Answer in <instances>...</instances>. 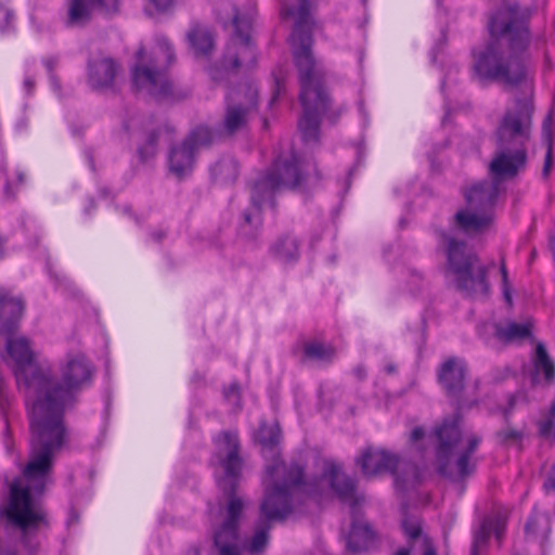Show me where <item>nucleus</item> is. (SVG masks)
I'll use <instances>...</instances> for the list:
<instances>
[{
	"mask_svg": "<svg viewBox=\"0 0 555 555\" xmlns=\"http://www.w3.org/2000/svg\"><path fill=\"white\" fill-rule=\"evenodd\" d=\"M60 378L46 370L37 382L38 390L31 391L35 400L28 414L29 460L23 477L10 487L7 504L1 515L22 533V542L35 548L30 537L50 528L49 514L40 501L51 482L57 453L69 442L65 422L67 411L74 409L79 392L91 384L94 366L82 353L67 354L60 366Z\"/></svg>",
	"mask_w": 555,
	"mask_h": 555,
	"instance_id": "obj_1",
	"label": "nucleus"
},
{
	"mask_svg": "<svg viewBox=\"0 0 555 555\" xmlns=\"http://www.w3.org/2000/svg\"><path fill=\"white\" fill-rule=\"evenodd\" d=\"M296 1V7L285 8L284 11L287 16L295 17L289 42L300 83L299 101L302 106V116L298 121V128L306 143L318 142L321 115L336 122L344 107H332L331 98L324 87L325 68L312 52V2L311 0Z\"/></svg>",
	"mask_w": 555,
	"mask_h": 555,
	"instance_id": "obj_2",
	"label": "nucleus"
},
{
	"mask_svg": "<svg viewBox=\"0 0 555 555\" xmlns=\"http://www.w3.org/2000/svg\"><path fill=\"white\" fill-rule=\"evenodd\" d=\"M531 12L517 4L500 8L489 21L491 39L474 53V70L480 79L507 87L521 85L528 75L525 55L531 40Z\"/></svg>",
	"mask_w": 555,
	"mask_h": 555,
	"instance_id": "obj_3",
	"label": "nucleus"
},
{
	"mask_svg": "<svg viewBox=\"0 0 555 555\" xmlns=\"http://www.w3.org/2000/svg\"><path fill=\"white\" fill-rule=\"evenodd\" d=\"M215 443V457L223 470V475L218 479V486L228 498V502L225 517L214 533V546L218 555H241L238 529L244 501L235 493L243 468L240 440L236 434L223 431L216 438Z\"/></svg>",
	"mask_w": 555,
	"mask_h": 555,
	"instance_id": "obj_4",
	"label": "nucleus"
},
{
	"mask_svg": "<svg viewBox=\"0 0 555 555\" xmlns=\"http://www.w3.org/2000/svg\"><path fill=\"white\" fill-rule=\"evenodd\" d=\"M321 173L314 165L305 167L298 157L292 153L286 157H279L268 170L258 179L251 192V207L244 211L240 230L243 235L254 238L262 224L261 206L270 202L274 208L273 195L281 189L309 191L318 185Z\"/></svg>",
	"mask_w": 555,
	"mask_h": 555,
	"instance_id": "obj_5",
	"label": "nucleus"
},
{
	"mask_svg": "<svg viewBox=\"0 0 555 555\" xmlns=\"http://www.w3.org/2000/svg\"><path fill=\"white\" fill-rule=\"evenodd\" d=\"M25 304L21 297H15L8 289H0V334L5 335L7 351L13 361V373L17 387L25 396L27 415L35 400L31 391L37 389L39 377L46 369L37 363V352L31 341L24 336L13 337L24 314Z\"/></svg>",
	"mask_w": 555,
	"mask_h": 555,
	"instance_id": "obj_6",
	"label": "nucleus"
},
{
	"mask_svg": "<svg viewBox=\"0 0 555 555\" xmlns=\"http://www.w3.org/2000/svg\"><path fill=\"white\" fill-rule=\"evenodd\" d=\"M301 472L298 466L274 465L268 468L269 487L264 488L259 507V518L246 547L251 554H260L269 542L272 524L283 521L292 512L298 492Z\"/></svg>",
	"mask_w": 555,
	"mask_h": 555,
	"instance_id": "obj_7",
	"label": "nucleus"
},
{
	"mask_svg": "<svg viewBox=\"0 0 555 555\" xmlns=\"http://www.w3.org/2000/svg\"><path fill=\"white\" fill-rule=\"evenodd\" d=\"M461 416L459 413L451 418H446L435 429L436 438V464L438 473L453 481H463L474 474L476 460L474 454L481 442V438L472 435L466 444L460 447L462 431L460 428Z\"/></svg>",
	"mask_w": 555,
	"mask_h": 555,
	"instance_id": "obj_8",
	"label": "nucleus"
},
{
	"mask_svg": "<svg viewBox=\"0 0 555 555\" xmlns=\"http://www.w3.org/2000/svg\"><path fill=\"white\" fill-rule=\"evenodd\" d=\"M155 41L156 46L150 55L144 47L138 49L131 68L132 87L137 92L159 102L178 99L167 73L168 67L176 62L175 50L164 36H157Z\"/></svg>",
	"mask_w": 555,
	"mask_h": 555,
	"instance_id": "obj_9",
	"label": "nucleus"
},
{
	"mask_svg": "<svg viewBox=\"0 0 555 555\" xmlns=\"http://www.w3.org/2000/svg\"><path fill=\"white\" fill-rule=\"evenodd\" d=\"M440 238L447 256V268L454 275L456 289L465 297H487L490 289L488 268L479 263L478 256L465 241L444 231L440 232Z\"/></svg>",
	"mask_w": 555,
	"mask_h": 555,
	"instance_id": "obj_10",
	"label": "nucleus"
},
{
	"mask_svg": "<svg viewBox=\"0 0 555 555\" xmlns=\"http://www.w3.org/2000/svg\"><path fill=\"white\" fill-rule=\"evenodd\" d=\"M499 195V186L485 180L465 191L466 205L453 216L452 225L466 235H477L488 231L494 221L493 207Z\"/></svg>",
	"mask_w": 555,
	"mask_h": 555,
	"instance_id": "obj_11",
	"label": "nucleus"
},
{
	"mask_svg": "<svg viewBox=\"0 0 555 555\" xmlns=\"http://www.w3.org/2000/svg\"><path fill=\"white\" fill-rule=\"evenodd\" d=\"M219 21L227 27H234L235 37L227 46L222 65L227 69H237L242 65L254 66L256 51L249 38L251 16L249 13H241L235 4L224 1L217 9Z\"/></svg>",
	"mask_w": 555,
	"mask_h": 555,
	"instance_id": "obj_12",
	"label": "nucleus"
},
{
	"mask_svg": "<svg viewBox=\"0 0 555 555\" xmlns=\"http://www.w3.org/2000/svg\"><path fill=\"white\" fill-rule=\"evenodd\" d=\"M356 464L366 478L383 474L392 475L396 487L402 491L415 485L418 479L417 467L414 463L402 459L397 453L372 446L360 452V455L356 457Z\"/></svg>",
	"mask_w": 555,
	"mask_h": 555,
	"instance_id": "obj_13",
	"label": "nucleus"
},
{
	"mask_svg": "<svg viewBox=\"0 0 555 555\" xmlns=\"http://www.w3.org/2000/svg\"><path fill=\"white\" fill-rule=\"evenodd\" d=\"M533 104L517 99L515 106L507 109L496 129V144L527 149L531 137Z\"/></svg>",
	"mask_w": 555,
	"mask_h": 555,
	"instance_id": "obj_14",
	"label": "nucleus"
},
{
	"mask_svg": "<svg viewBox=\"0 0 555 555\" xmlns=\"http://www.w3.org/2000/svg\"><path fill=\"white\" fill-rule=\"evenodd\" d=\"M258 89L251 82H245L232 89L227 95L223 129L233 134L243 129L253 112L257 109Z\"/></svg>",
	"mask_w": 555,
	"mask_h": 555,
	"instance_id": "obj_15",
	"label": "nucleus"
},
{
	"mask_svg": "<svg viewBox=\"0 0 555 555\" xmlns=\"http://www.w3.org/2000/svg\"><path fill=\"white\" fill-rule=\"evenodd\" d=\"M212 141V132L208 127L193 129L178 145H173L168 155L169 170L178 179L190 175L194 168L196 152Z\"/></svg>",
	"mask_w": 555,
	"mask_h": 555,
	"instance_id": "obj_16",
	"label": "nucleus"
},
{
	"mask_svg": "<svg viewBox=\"0 0 555 555\" xmlns=\"http://www.w3.org/2000/svg\"><path fill=\"white\" fill-rule=\"evenodd\" d=\"M322 477L327 480L331 490L343 503H348L352 511L364 502V495L358 492V481L347 475L340 464L325 461Z\"/></svg>",
	"mask_w": 555,
	"mask_h": 555,
	"instance_id": "obj_17",
	"label": "nucleus"
},
{
	"mask_svg": "<svg viewBox=\"0 0 555 555\" xmlns=\"http://www.w3.org/2000/svg\"><path fill=\"white\" fill-rule=\"evenodd\" d=\"M257 439H258V442L260 443V446L262 447L263 456L272 457V462L270 464L266 465V474H264V478H263V487L264 488L269 487V482H268V468L269 467L274 466V465H283L285 467H291L293 465H296L299 467V469L301 472V480H300V483L298 485V492H305V493H309V494H312L314 492L312 487L305 481V473H304V467L301 465H299L297 462H291L287 464L280 459V454L278 451V444L281 439V430H280L279 425H276V424L261 425L259 428V431H258Z\"/></svg>",
	"mask_w": 555,
	"mask_h": 555,
	"instance_id": "obj_18",
	"label": "nucleus"
},
{
	"mask_svg": "<svg viewBox=\"0 0 555 555\" xmlns=\"http://www.w3.org/2000/svg\"><path fill=\"white\" fill-rule=\"evenodd\" d=\"M527 165V149H516L496 144L494 156L489 165L490 175L496 185L499 181L512 179Z\"/></svg>",
	"mask_w": 555,
	"mask_h": 555,
	"instance_id": "obj_19",
	"label": "nucleus"
},
{
	"mask_svg": "<svg viewBox=\"0 0 555 555\" xmlns=\"http://www.w3.org/2000/svg\"><path fill=\"white\" fill-rule=\"evenodd\" d=\"M466 376V365L459 358H449L446 360L438 372V380L446 390L448 397L456 400L457 409L463 408L460 396L464 389Z\"/></svg>",
	"mask_w": 555,
	"mask_h": 555,
	"instance_id": "obj_20",
	"label": "nucleus"
},
{
	"mask_svg": "<svg viewBox=\"0 0 555 555\" xmlns=\"http://www.w3.org/2000/svg\"><path fill=\"white\" fill-rule=\"evenodd\" d=\"M120 69V64L109 56L90 60L88 62V85L96 91L113 89Z\"/></svg>",
	"mask_w": 555,
	"mask_h": 555,
	"instance_id": "obj_21",
	"label": "nucleus"
},
{
	"mask_svg": "<svg viewBox=\"0 0 555 555\" xmlns=\"http://www.w3.org/2000/svg\"><path fill=\"white\" fill-rule=\"evenodd\" d=\"M93 8H99L106 13L116 12L118 0H69L66 25L82 27L92 17Z\"/></svg>",
	"mask_w": 555,
	"mask_h": 555,
	"instance_id": "obj_22",
	"label": "nucleus"
},
{
	"mask_svg": "<svg viewBox=\"0 0 555 555\" xmlns=\"http://www.w3.org/2000/svg\"><path fill=\"white\" fill-rule=\"evenodd\" d=\"M532 361L533 371L531 373V383L533 385L540 384V375H543V383L547 386L552 385L555 382V363L542 343L537 345Z\"/></svg>",
	"mask_w": 555,
	"mask_h": 555,
	"instance_id": "obj_23",
	"label": "nucleus"
},
{
	"mask_svg": "<svg viewBox=\"0 0 555 555\" xmlns=\"http://www.w3.org/2000/svg\"><path fill=\"white\" fill-rule=\"evenodd\" d=\"M404 537L410 542H420L422 555H437L431 539L423 531L422 522L416 517L406 516L401 524Z\"/></svg>",
	"mask_w": 555,
	"mask_h": 555,
	"instance_id": "obj_24",
	"label": "nucleus"
},
{
	"mask_svg": "<svg viewBox=\"0 0 555 555\" xmlns=\"http://www.w3.org/2000/svg\"><path fill=\"white\" fill-rule=\"evenodd\" d=\"M186 38L196 56L208 57L214 50L211 33L201 25H193Z\"/></svg>",
	"mask_w": 555,
	"mask_h": 555,
	"instance_id": "obj_25",
	"label": "nucleus"
},
{
	"mask_svg": "<svg viewBox=\"0 0 555 555\" xmlns=\"http://www.w3.org/2000/svg\"><path fill=\"white\" fill-rule=\"evenodd\" d=\"M532 335V324L530 322L516 323L511 322L505 326L495 327V336L504 343L521 341Z\"/></svg>",
	"mask_w": 555,
	"mask_h": 555,
	"instance_id": "obj_26",
	"label": "nucleus"
},
{
	"mask_svg": "<svg viewBox=\"0 0 555 555\" xmlns=\"http://www.w3.org/2000/svg\"><path fill=\"white\" fill-rule=\"evenodd\" d=\"M275 258L284 263L295 262L299 258V243L294 236H283L272 246Z\"/></svg>",
	"mask_w": 555,
	"mask_h": 555,
	"instance_id": "obj_27",
	"label": "nucleus"
},
{
	"mask_svg": "<svg viewBox=\"0 0 555 555\" xmlns=\"http://www.w3.org/2000/svg\"><path fill=\"white\" fill-rule=\"evenodd\" d=\"M373 540V531L367 524L352 521L351 530L347 539V547L351 552H360L365 548L367 542Z\"/></svg>",
	"mask_w": 555,
	"mask_h": 555,
	"instance_id": "obj_28",
	"label": "nucleus"
},
{
	"mask_svg": "<svg viewBox=\"0 0 555 555\" xmlns=\"http://www.w3.org/2000/svg\"><path fill=\"white\" fill-rule=\"evenodd\" d=\"M336 354L335 348L321 341L312 340L304 344V356L308 360L332 362Z\"/></svg>",
	"mask_w": 555,
	"mask_h": 555,
	"instance_id": "obj_29",
	"label": "nucleus"
},
{
	"mask_svg": "<svg viewBox=\"0 0 555 555\" xmlns=\"http://www.w3.org/2000/svg\"><path fill=\"white\" fill-rule=\"evenodd\" d=\"M492 531V522L485 520L474 533V541L472 545L470 555H478L479 550L483 548L490 539Z\"/></svg>",
	"mask_w": 555,
	"mask_h": 555,
	"instance_id": "obj_30",
	"label": "nucleus"
},
{
	"mask_svg": "<svg viewBox=\"0 0 555 555\" xmlns=\"http://www.w3.org/2000/svg\"><path fill=\"white\" fill-rule=\"evenodd\" d=\"M495 438L501 446L509 447L520 443L524 438V433L515 428L506 427L496 431Z\"/></svg>",
	"mask_w": 555,
	"mask_h": 555,
	"instance_id": "obj_31",
	"label": "nucleus"
},
{
	"mask_svg": "<svg viewBox=\"0 0 555 555\" xmlns=\"http://www.w3.org/2000/svg\"><path fill=\"white\" fill-rule=\"evenodd\" d=\"M272 75L274 78V89L272 98L269 103L270 105H273V103L280 98V95L285 93V74L283 69L279 68L278 70H274Z\"/></svg>",
	"mask_w": 555,
	"mask_h": 555,
	"instance_id": "obj_32",
	"label": "nucleus"
},
{
	"mask_svg": "<svg viewBox=\"0 0 555 555\" xmlns=\"http://www.w3.org/2000/svg\"><path fill=\"white\" fill-rule=\"evenodd\" d=\"M539 434L545 439L555 440V420L543 418L538 422Z\"/></svg>",
	"mask_w": 555,
	"mask_h": 555,
	"instance_id": "obj_33",
	"label": "nucleus"
},
{
	"mask_svg": "<svg viewBox=\"0 0 555 555\" xmlns=\"http://www.w3.org/2000/svg\"><path fill=\"white\" fill-rule=\"evenodd\" d=\"M500 273L502 275V288H503L504 297H505L506 301L508 304H511L512 297H511V289H509V284H508V273H507L505 262L503 260L500 266Z\"/></svg>",
	"mask_w": 555,
	"mask_h": 555,
	"instance_id": "obj_34",
	"label": "nucleus"
},
{
	"mask_svg": "<svg viewBox=\"0 0 555 555\" xmlns=\"http://www.w3.org/2000/svg\"><path fill=\"white\" fill-rule=\"evenodd\" d=\"M158 137H159V133L158 131L156 130H152L147 137H146V140H145V143L146 145H150V154H156V151H157V143H158Z\"/></svg>",
	"mask_w": 555,
	"mask_h": 555,
	"instance_id": "obj_35",
	"label": "nucleus"
},
{
	"mask_svg": "<svg viewBox=\"0 0 555 555\" xmlns=\"http://www.w3.org/2000/svg\"><path fill=\"white\" fill-rule=\"evenodd\" d=\"M224 397L229 401H233V403H237L240 400V389L238 386L233 384L224 389Z\"/></svg>",
	"mask_w": 555,
	"mask_h": 555,
	"instance_id": "obj_36",
	"label": "nucleus"
},
{
	"mask_svg": "<svg viewBox=\"0 0 555 555\" xmlns=\"http://www.w3.org/2000/svg\"><path fill=\"white\" fill-rule=\"evenodd\" d=\"M409 274L411 279L410 283L412 284L411 291L415 292L420 288V283L423 281V274L415 269H410Z\"/></svg>",
	"mask_w": 555,
	"mask_h": 555,
	"instance_id": "obj_37",
	"label": "nucleus"
},
{
	"mask_svg": "<svg viewBox=\"0 0 555 555\" xmlns=\"http://www.w3.org/2000/svg\"><path fill=\"white\" fill-rule=\"evenodd\" d=\"M406 546L399 548L393 555H411L414 551H420V542L412 543L406 539Z\"/></svg>",
	"mask_w": 555,
	"mask_h": 555,
	"instance_id": "obj_38",
	"label": "nucleus"
},
{
	"mask_svg": "<svg viewBox=\"0 0 555 555\" xmlns=\"http://www.w3.org/2000/svg\"><path fill=\"white\" fill-rule=\"evenodd\" d=\"M172 1L173 0H149V2L154 5L157 12H165L168 10L171 7Z\"/></svg>",
	"mask_w": 555,
	"mask_h": 555,
	"instance_id": "obj_39",
	"label": "nucleus"
},
{
	"mask_svg": "<svg viewBox=\"0 0 555 555\" xmlns=\"http://www.w3.org/2000/svg\"><path fill=\"white\" fill-rule=\"evenodd\" d=\"M525 399V395L522 393H515V395H512L509 398H508V408L504 411V416L506 418V421H508V417H509V414L513 410V408L515 406L516 402L518 399Z\"/></svg>",
	"mask_w": 555,
	"mask_h": 555,
	"instance_id": "obj_40",
	"label": "nucleus"
},
{
	"mask_svg": "<svg viewBox=\"0 0 555 555\" xmlns=\"http://www.w3.org/2000/svg\"><path fill=\"white\" fill-rule=\"evenodd\" d=\"M138 154L141 162H147L152 157L155 156V154H150V145L142 144L138 149Z\"/></svg>",
	"mask_w": 555,
	"mask_h": 555,
	"instance_id": "obj_41",
	"label": "nucleus"
},
{
	"mask_svg": "<svg viewBox=\"0 0 555 555\" xmlns=\"http://www.w3.org/2000/svg\"><path fill=\"white\" fill-rule=\"evenodd\" d=\"M552 164H553V160H552V147L550 145L548 150H547V153H546V156H545L543 170H542V175L544 177L548 176L551 167H552Z\"/></svg>",
	"mask_w": 555,
	"mask_h": 555,
	"instance_id": "obj_42",
	"label": "nucleus"
},
{
	"mask_svg": "<svg viewBox=\"0 0 555 555\" xmlns=\"http://www.w3.org/2000/svg\"><path fill=\"white\" fill-rule=\"evenodd\" d=\"M544 488L555 491V464L552 466L551 472L544 482Z\"/></svg>",
	"mask_w": 555,
	"mask_h": 555,
	"instance_id": "obj_43",
	"label": "nucleus"
},
{
	"mask_svg": "<svg viewBox=\"0 0 555 555\" xmlns=\"http://www.w3.org/2000/svg\"><path fill=\"white\" fill-rule=\"evenodd\" d=\"M167 236V231L165 229H157L151 232V237L154 242L160 243Z\"/></svg>",
	"mask_w": 555,
	"mask_h": 555,
	"instance_id": "obj_44",
	"label": "nucleus"
},
{
	"mask_svg": "<svg viewBox=\"0 0 555 555\" xmlns=\"http://www.w3.org/2000/svg\"><path fill=\"white\" fill-rule=\"evenodd\" d=\"M353 375L357 379L363 380L366 377V370L364 365L359 364L353 369Z\"/></svg>",
	"mask_w": 555,
	"mask_h": 555,
	"instance_id": "obj_45",
	"label": "nucleus"
},
{
	"mask_svg": "<svg viewBox=\"0 0 555 555\" xmlns=\"http://www.w3.org/2000/svg\"><path fill=\"white\" fill-rule=\"evenodd\" d=\"M59 59L55 56H50L44 60V66L47 69L52 73L55 66L57 65Z\"/></svg>",
	"mask_w": 555,
	"mask_h": 555,
	"instance_id": "obj_46",
	"label": "nucleus"
},
{
	"mask_svg": "<svg viewBox=\"0 0 555 555\" xmlns=\"http://www.w3.org/2000/svg\"><path fill=\"white\" fill-rule=\"evenodd\" d=\"M492 530L494 531L496 539L501 540L503 534V525L500 520H495V522L492 524Z\"/></svg>",
	"mask_w": 555,
	"mask_h": 555,
	"instance_id": "obj_47",
	"label": "nucleus"
},
{
	"mask_svg": "<svg viewBox=\"0 0 555 555\" xmlns=\"http://www.w3.org/2000/svg\"><path fill=\"white\" fill-rule=\"evenodd\" d=\"M424 437V430L421 427H415L411 433V440L418 441Z\"/></svg>",
	"mask_w": 555,
	"mask_h": 555,
	"instance_id": "obj_48",
	"label": "nucleus"
},
{
	"mask_svg": "<svg viewBox=\"0 0 555 555\" xmlns=\"http://www.w3.org/2000/svg\"><path fill=\"white\" fill-rule=\"evenodd\" d=\"M26 92L30 94L35 88V80L31 77H26L24 80Z\"/></svg>",
	"mask_w": 555,
	"mask_h": 555,
	"instance_id": "obj_49",
	"label": "nucleus"
},
{
	"mask_svg": "<svg viewBox=\"0 0 555 555\" xmlns=\"http://www.w3.org/2000/svg\"><path fill=\"white\" fill-rule=\"evenodd\" d=\"M227 167H231L232 169H235V163L230 160V162H219L216 164V167L215 169H219L220 171H222L224 168Z\"/></svg>",
	"mask_w": 555,
	"mask_h": 555,
	"instance_id": "obj_50",
	"label": "nucleus"
},
{
	"mask_svg": "<svg viewBox=\"0 0 555 555\" xmlns=\"http://www.w3.org/2000/svg\"><path fill=\"white\" fill-rule=\"evenodd\" d=\"M537 521H538V519L535 517H530L526 524V531L534 532V526H535Z\"/></svg>",
	"mask_w": 555,
	"mask_h": 555,
	"instance_id": "obj_51",
	"label": "nucleus"
},
{
	"mask_svg": "<svg viewBox=\"0 0 555 555\" xmlns=\"http://www.w3.org/2000/svg\"><path fill=\"white\" fill-rule=\"evenodd\" d=\"M4 195L9 199H13L14 198V193L11 192V184H10V182H7L5 185H4Z\"/></svg>",
	"mask_w": 555,
	"mask_h": 555,
	"instance_id": "obj_52",
	"label": "nucleus"
},
{
	"mask_svg": "<svg viewBox=\"0 0 555 555\" xmlns=\"http://www.w3.org/2000/svg\"><path fill=\"white\" fill-rule=\"evenodd\" d=\"M79 520V516L77 513L75 512H72L70 515H69V518L67 520V525L70 526L73 524H77Z\"/></svg>",
	"mask_w": 555,
	"mask_h": 555,
	"instance_id": "obj_53",
	"label": "nucleus"
},
{
	"mask_svg": "<svg viewBox=\"0 0 555 555\" xmlns=\"http://www.w3.org/2000/svg\"><path fill=\"white\" fill-rule=\"evenodd\" d=\"M546 418H553L555 420V401L552 402L548 410V415Z\"/></svg>",
	"mask_w": 555,
	"mask_h": 555,
	"instance_id": "obj_54",
	"label": "nucleus"
},
{
	"mask_svg": "<svg viewBox=\"0 0 555 555\" xmlns=\"http://www.w3.org/2000/svg\"><path fill=\"white\" fill-rule=\"evenodd\" d=\"M4 11H5V23L9 26L13 18V13L9 9H4Z\"/></svg>",
	"mask_w": 555,
	"mask_h": 555,
	"instance_id": "obj_55",
	"label": "nucleus"
},
{
	"mask_svg": "<svg viewBox=\"0 0 555 555\" xmlns=\"http://www.w3.org/2000/svg\"><path fill=\"white\" fill-rule=\"evenodd\" d=\"M138 125V121L133 119L131 122H125L124 127L126 131H130L131 128H134Z\"/></svg>",
	"mask_w": 555,
	"mask_h": 555,
	"instance_id": "obj_56",
	"label": "nucleus"
},
{
	"mask_svg": "<svg viewBox=\"0 0 555 555\" xmlns=\"http://www.w3.org/2000/svg\"><path fill=\"white\" fill-rule=\"evenodd\" d=\"M121 212L125 214V215H128L130 217H132V212H131V207L129 205H125L122 208H121Z\"/></svg>",
	"mask_w": 555,
	"mask_h": 555,
	"instance_id": "obj_57",
	"label": "nucleus"
},
{
	"mask_svg": "<svg viewBox=\"0 0 555 555\" xmlns=\"http://www.w3.org/2000/svg\"><path fill=\"white\" fill-rule=\"evenodd\" d=\"M385 371L388 373V374H392L396 372V365L395 364H388L385 366Z\"/></svg>",
	"mask_w": 555,
	"mask_h": 555,
	"instance_id": "obj_58",
	"label": "nucleus"
},
{
	"mask_svg": "<svg viewBox=\"0 0 555 555\" xmlns=\"http://www.w3.org/2000/svg\"><path fill=\"white\" fill-rule=\"evenodd\" d=\"M87 157H88L89 165H90L91 169L94 170V162H93V157H92L90 151L87 152Z\"/></svg>",
	"mask_w": 555,
	"mask_h": 555,
	"instance_id": "obj_59",
	"label": "nucleus"
},
{
	"mask_svg": "<svg viewBox=\"0 0 555 555\" xmlns=\"http://www.w3.org/2000/svg\"><path fill=\"white\" fill-rule=\"evenodd\" d=\"M3 246H4V241L2 238H0V259L4 255Z\"/></svg>",
	"mask_w": 555,
	"mask_h": 555,
	"instance_id": "obj_60",
	"label": "nucleus"
},
{
	"mask_svg": "<svg viewBox=\"0 0 555 555\" xmlns=\"http://www.w3.org/2000/svg\"><path fill=\"white\" fill-rule=\"evenodd\" d=\"M551 249H552L553 255H554V257H555V237H553V238L551 240Z\"/></svg>",
	"mask_w": 555,
	"mask_h": 555,
	"instance_id": "obj_61",
	"label": "nucleus"
},
{
	"mask_svg": "<svg viewBox=\"0 0 555 555\" xmlns=\"http://www.w3.org/2000/svg\"><path fill=\"white\" fill-rule=\"evenodd\" d=\"M17 178H18L20 182H23L24 177H23V173H22V172H18Z\"/></svg>",
	"mask_w": 555,
	"mask_h": 555,
	"instance_id": "obj_62",
	"label": "nucleus"
},
{
	"mask_svg": "<svg viewBox=\"0 0 555 555\" xmlns=\"http://www.w3.org/2000/svg\"><path fill=\"white\" fill-rule=\"evenodd\" d=\"M134 220H135V222H137L138 224H140V223H141V220H140L138 217H135V216H134Z\"/></svg>",
	"mask_w": 555,
	"mask_h": 555,
	"instance_id": "obj_63",
	"label": "nucleus"
},
{
	"mask_svg": "<svg viewBox=\"0 0 555 555\" xmlns=\"http://www.w3.org/2000/svg\"><path fill=\"white\" fill-rule=\"evenodd\" d=\"M194 555H199V551L195 550Z\"/></svg>",
	"mask_w": 555,
	"mask_h": 555,
	"instance_id": "obj_64",
	"label": "nucleus"
}]
</instances>
